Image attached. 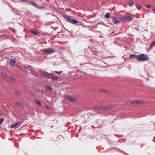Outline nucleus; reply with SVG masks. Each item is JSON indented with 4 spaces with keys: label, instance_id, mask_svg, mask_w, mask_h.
<instances>
[{
    "label": "nucleus",
    "instance_id": "30",
    "mask_svg": "<svg viewBox=\"0 0 155 155\" xmlns=\"http://www.w3.org/2000/svg\"><path fill=\"white\" fill-rule=\"evenodd\" d=\"M45 107L47 109H48L50 108L47 105H45Z\"/></svg>",
    "mask_w": 155,
    "mask_h": 155
},
{
    "label": "nucleus",
    "instance_id": "20",
    "mask_svg": "<svg viewBox=\"0 0 155 155\" xmlns=\"http://www.w3.org/2000/svg\"><path fill=\"white\" fill-rule=\"evenodd\" d=\"M48 72H43V73H42V74L43 76H45L47 78V77L48 76Z\"/></svg>",
    "mask_w": 155,
    "mask_h": 155
},
{
    "label": "nucleus",
    "instance_id": "26",
    "mask_svg": "<svg viewBox=\"0 0 155 155\" xmlns=\"http://www.w3.org/2000/svg\"><path fill=\"white\" fill-rule=\"evenodd\" d=\"M35 102L38 105H41V103L38 100H36Z\"/></svg>",
    "mask_w": 155,
    "mask_h": 155
},
{
    "label": "nucleus",
    "instance_id": "22",
    "mask_svg": "<svg viewBox=\"0 0 155 155\" xmlns=\"http://www.w3.org/2000/svg\"><path fill=\"white\" fill-rule=\"evenodd\" d=\"M46 88L47 90H51L52 89L51 87L50 86H47L46 87Z\"/></svg>",
    "mask_w": 155,
    "mask_h": 155
},
{
    "label": "nucleus",
    "instance_id": "15",
    "mask_svg": "<svg viewBox=\"0 0 155 155\" xmlns=\"http://www.w3.org/2000/svg\"><path fill=\"white\" fill-rule=\"evenodd\" d=\"M137 55H135L134 54H130L129 55V58H134V57H136L137 58Z\"/></svg>",
    "mask_w": 155,
    "mask_h": 155
},
{
    "label": "nucleus",
    "instance_id": "34",
    "mask_svg": "<svg viewBox=\"0 0 155 155\" xmlns=\"http://www.w3.org/2000/svg\"><path fill=\"white\" fill-rule=\"evenodd\" d=\"M1 127L0 126V129H1Z\"/></svg>",
    "mask_w": 155,
    "mask_h": 155
},
{
    "label": "nucleus",
    "instance_id": "9",
    "mask_svg": "<svg viewBox=\"0 0 155 155\" xmlns=\"http://www.w3.org/2000/svg\"><path fill=\"white\" fill-rule=\"evenodd\" d=\"M28 4L29 5H32L35 7L37 6V5L35 2L31 1L29 2Z\"/></svg>",
    "mask_w": 155,
    "mask_h": 155
},
{
    "label": "nucleus",
    "instance_id": "3",
    "mask_svg": "<svg viewBox=\"0 0 155 155\" xmlns=\"http://www.w3.org/2000/svg\"><path fill=\"white\" fill-rule=\"evenodd\" d=\"M41 51L46 54H49L56 52L55 50L51 48L43 49H42Z\"/></svg>",
    "mask_w": 155,
    "mask_h": 155
},
{
    "label": "nucleus",
    "instance_id": "32",
    "mask_svg": "<svg viewBox=\"0 0 155 155\" xmlns=\"http://www.w3.org/2000/svg\"><path fill=\"white\" fill-rule=\"evenodd\" d=\"M153 10L155 11V6L153 8Z\"/></svg>",
    "mask_w": 155,
    "mask_h": 155
},
{
    "label": "nucleus",
    "instance_id": "7",
    "mask_svg": "<svg viewBox=\"0 0 155 155\" xmlns=\"http://www.w3.org/2000/svg\"><path fill=\"white\" fill-rule=\"evenodd\" d=\"M20 125V122L19 121H18L15 124L12 125L11 126V128H15L16 127H17L19 126Z\"/></svg>",
    "mask_w": 155,
    "mask_h": 155
},
{
    "label": "nucleus",
    "instance_id": "25",
    "mask_svg": "<svg viewBox=\"0 0 155 155\" xmlns=\"http://www.w3.org/2000/svg\"><path fill=\"white\" fill-rule=\"evenodd\" d=\"M103 110L104 111H107L108 110V109H107V107H106L103 108Z\"/></svg>",
    "mask_w": 155,
    "mask_h": 155
},
{
    "label": "nucleus",
    "instance_id": "31",
    "mask_svg": "<svg viewBox=\"0 0 155 155\" xmlns=\"http://www.w3.org/2000/svg\"><path fill=\"white\" fill-rule=\"evenodd\" d=\"M21 1L22 2H28V0H21Z\"/></svg>",
    "mask_w": 155,
    "mask_h": 155
},
{
    "label": "nucleus",
    "instance_id": "23",
    "mask_svg": "<svg viewBox=\"0 0 155 155\" xmlns=\"http://www.w3.org/2000/svg\"><path fill=\"white\" fill-rule=\"evenodd\" d=\"M54 72L56 73L57 74H58L59 75V74H60L62 73L63 72V71H61L59 72H58V71H54Z\"/></svg>",
    "mask_w": 155,
    "mask_h": 155
},
{
    "label": "nucleus",
    "instance_id": "18",
    "mask_svg": "<svg viewBox=\"0 0 155 155\" xmlns=\"http://www.w3.org/2000/svg\"><path fill=\"white\" fill-rule=\"evenodd\" d=\"M1 75H2V76L3 78H5L6 77V73H2Z\"/></svg>",
    "mask_w": 155,
    "mask_h": 155
},
{
    "label": "nucleus",
    "instance_id": "16",
    "mask_svg": "<svg viewBox=\"0 0 155 155\" xmlns=\"http://www.w3.org/2000/svg\"><path fill=\"white\" fill-rule=\"evenodd\" d=\"M115 105H110L107 107V109L109 110L111 109L114 107Z\"/></svg>",
    "mask_w": 155,
    "mask_h": 155
},
{
    "label": "nucleus",
    "instance_id": "2",
    "mask_svg": "<svg viewBox=\"0 0 155 155\" xmlns=\"http://www.w3.org/2000/svg\"><path fill=\"white\" fill-rule=\"evenodd\" d=\"M137 59L138 61H144L148 60L149 58L147 55L142 54L137 55Z\"/></svg>",
    "mask_w": 155,
    "mask_h": 155
},
{
    "label": "nucleus",
    "instance_id": "14",
    "mask_svg": "<svg viewBox=\"0 0 155 155\" xmlns=\"http://www.w3.org/2000/svg\"><path fill=\"white\" fill-rule=\"evenodd\" d=\"M30 32L32 33L34 35H37L38 34V32L36 31H34L32 30H31L30 31Z\"/></svg>",
    "mask_w": 155,
    "mask_h": 155
},
{
    "label": "nucleus",
    "instance_id": "8",
    "mask_svg": "<svg viewBox=\"0 0 155 155\" xmlns=\"http://www.w3.org/2000/svg\"><path fill=\"white\" fill-rule=\"evenodd\" d=\"M112 20L113 23L115 24H117L119 23V21L116 19V18L114 17H112Z\"/></svg>",
    "mask_w": 155,
    "mask_h": 155
},
{
    "label": "nucleus",
    "instance_id": "11",
    "mask_svg": "<svg viewBox=\"0 0 155 155\" xmlns=\"http://www.w3.org/2000/svg\"><path fill=\"white\" fill-rule=\"evenodd\" d=\"M66 99L70 101H73L74 100L73 98L71 96H67L66 97Z\"/></svg>",
    "mask_w": 155,
    "mask_h": 155
},
{
    "label": "nucleus",
    "instance_id": "5",
    "mask_svg": "<svg viewBox=\"0 0 155 155\" xmlns=\"http://www.w3.org/2000/svg\"><path fill=\"white\" fill-rule=\"evenodd\" d=\"M132 103L133 104H142L144 103V102L142 100H135L132 101Z\"/></svg>",
    "mask_w": 155,
    "mask_h": 155
},
{
    "label": "nucleus",
    "instance_id": "33",
    "mask_svg": "<svg viewBox=\"0 0 155 155\" xmlns=\"http://www.w3.org/2000/svg\"><path fill=\"white\" fill-rule=\"evenodd\" d=\"M15 104H18V105L19 104V103H16Z\"/></svg>",
    "mask_w": 155,
    "mask_h": 155
},
{
    "label": "nucleus",
    "instance_id": "6",
    "mask_svg": "<svg viewBox=\"0 0 155 155\" xmlns=\"http://www.w3.org/2000/svg\"><path fill=\"white\" fill-rule=\"evenodd\" d=\"M48 78H51L53 80H56L58 79V78L57 77L51 74L48 73Z\"/></svg>",
    "mask_w": 155,
    "mask_h": 155
},
{
    "label": "nucleus",
    "instance_id": "29",
    "mask_svg": "<svg viewBox=\"0 0 155 155\" xmlns=\"http://www.w3.org/2000/svg\"><path fill=\"white\" fill-rule=\"evenodd\" d=\"M146 6L148 8H150L151 7V6L150 5L147 4L146 5Z\"/></svg>",
    "mask_w": 155,
    "mask_h": 155
},
{
    "label": "nucleus",
    "instance_id": "24",
    "mask_svg": "<svg viewBox=\"0 0 155 155\" xmlns=\"http://www.w3.org/2000/svg\"><path fill=\"white\" fill-rule=\"evenodd\" d=\"M10 79L11 81H15V79L14 78L12 77H10Z\"/></svg>",
    "mask_w": 155,
    "mask_h": 155
},
{
    "label": "nucleus",
    "instance_id": "4",
    "mask_svg": "<svg viewBox=\"0 0 155 155\" xmlns=\"http://www.w3.org/2000/svg\"><path fill=\"white\" fill-rule=\"evenodd\" d=\"M121 19L123 22L126 21L130 22L132 21V18L130 16H124L122 17Z\"/></svg>",
    "mask_w": 155,
    "mask_h": 155
},
{
    "label": "nucleus",
    "instance_id": "27",
    "mask_svg": "<svg viewBox=\"0 0 155 155\" xmlns=\"http://www.w3.org/2000/svg\"><path fill=\"white\" fill-rule=\"evenodd\" d=\"M3 119L2 118L0 119V124H2L3 121Z\"/></svg>",
    "mask_w": 155,
    "mask_h": 155
},
{
    "label": "nucleus",
    "instance_id": "10",
    "mask_svg": "<svg viewBox=\"0 0 155 155\" xmlns=\"http://www.w3.org/2000/svg\"><path fill=\"white\" fill-rule=\"evenodd\" d=\"M16 62V61L14 59H12L10 60V63L12 65L14 66Z\"/></svg>",
    "mask_w": 155,
    "mask_h": 155
},
{
    "label": "nucleus",
    "instance_id": "17",
    "mask_svg": "<svg viewBox=\"0 0 155 155\" xmlns=\"http://www.w3.org/2000/svg\"><path fill=\"white\" fill-rule=\"evenodd\" d=\"M129 4L130 6H132L134 5V3L131 0H130L129 2Z\"/></svg>",
    "mask_w": 155,
    "mask_h": 155
},
{
    "label": "nucleus",
    "instance_id": "1",
    "mask_svg": "<svg viewBox=\"0 0 155 155\" xmlns=\"http://www.w3.org/2000/svg\"><path fill=\"white\" fill-rule=\"evenodd\" d=\"M63 16L66 19L68 22L71 24L75 25L79 23L77 20L73 19L72 16H69L66 14H64Z\"/></svg>",
    "mask_w": 155,
    "mask_h": 155
},
{
    "label": "nucleus",
    "instance_id": "12",
    "mask_svg": "<svg viewBox=\"0 0 155 155\" xmlns=\"http://www.w3.org/2000/svg\"><path fill=\"white\" fill-rule=\"evenodd\" d=\"M154 45H155V40L152 42L150 45V48L151 49Z\"/></svg>",
    "mask_w": 155,
    "mask_h": 155
},
{
    "label": "nucleus",
    "instance_id": "13",
    "mask_svg": "<svg viewBox=\"0 0 155 155\" xmlns=\"http://www.w3.org/2000/svg\"><path fill=\"white\" fill-rule=\"evenodd\" d=\"M105 17L106 19H109L110 17V14L109 13H107L105 15Z\"/></svg>",
    "mask_w": 155,
    "mask_h": 155
},
{
    "label": "nucleus",
    "instance_id": "21",
    "mask_svg": "<svg viewBox=\"0 0 155 155\" xmlns=\"http://www.w3.org/2000/svg\"><path fill=\"white\" fill-rule=\"evenodd\" d=\"M136 7L138 10L140 9L141 7L139 4H137L136 5Z\"/></svg>",
    "mask_w": 155,
    "mask_h": 155
},
{
    "label": "nucleus",
    "instance_id": "28",
    "mask_svg": "<svg viewBox=\"0 0 155 155\" xmlns=\"http://www.w3.org/2000/svg\"><path fill=\"white\" fill-rule=\"evenodd\" d=\"M35 7L37 8L38 9H41L42 8H43L44 7H39L37 5V7Z\"/></svg>",
    "mask_w": 155,
    "mask_h": 155
},
{
    "label": "nucleus",
    "instance_id": "19",
    "mask_svg": "<svg viewBox=\"0 0 155 155\" xmlns=\"http://www.w3.org/2000/svg\"><path fill=\"white\" fill-rule=\"evenodd\" d=\"M48 72H43V73H42V74L43 76H45L47 78V77L48 76Z\"/></svg>",
    "mask_w": 155,
    "mask_h": 155
}]
</instances>
